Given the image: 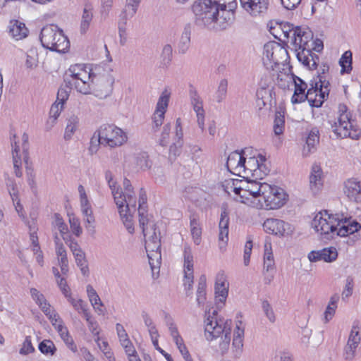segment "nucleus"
Returning a JSON list of instances; mask_svg holds the SVG:
<instances>
[{"mask_svg": "<svg viewBox=\"0 0 361 361\" xmlns=\"http://www.w3.org/2000/svg\"><path fill=\"white\" fill-rule=\"evenodd\" d=\"M210 0H196L192 6L197 26L208 30H225L234 20V12L222 10V14Z\"/></svg>", "mask_w": 361, "mask_h": 361, "instance_id": "nucleus-1", "label": "nucleus"}, {"mask_svg": "<svg viewBox=\"0 0 361 361\" xmlns=\"http://www.w3.org/2000/svg\"><path fill=\"white\" fill-rule=\"evenodd\" d=\"M312 227L321 235H325L327 239L336 234L344 237L357 232L361 225L357 221L348 222L346 218L339 214H329L327 210L320 212L314 217Z\"/></svg>", "mask_w": 361, "mask_h": 361, "instance_id": "nucleus-2", "label": "nucleus"}, {"mask_svg": "<svg viewBox=\"0 0 361 361\" xmlns=\"http://www.w3.org/2000/svg\"><path fill=\"white\" fill-rule=\"evenodd\" d=\"M39 39L43 47L52 51L65 53L70 47L68 37L56 25L44 26L41 30Z\"/></svg>", "mask_w": 361, "mask_h": 361, "instance_id": "nucleus-3", "label": "nucleus"}, {"mask_svg": "<svg viewBox=\"0 0 361 361\" xmlns=\"http://www.w3.org/2000/svg\"><path fill=\"white\" fill-rule=\"evenodd\" d=\"M231 320L226 322L221 319L214 320L213 318L208 317L205 322L204 334L206 338L209 341L221 337V341L219 343L220 349L222 353L228 350L231 342Z\"/></svg>", "mask_w": 361, "mask_h": 361, "instance_id": "nucleus-4", "label": "nucleus"}, {"mask_svg": "<svg viewBox=\"0 0 361 361\" xmlns=\"http://www.w3.org/2000/svg\"><path fill=\"white\" fill-rule=\"evenodd\" d=\"M339 111L341 114L338 118V123L335 122L334 125H331L332 130L337 137L358 140L361 135V129L356 126L355 121L352 119L351 113L347 111V106L340 104Z\"/></svg>", "mask_w": 361, "mask_h": 361, "instance_id": "nucleus-5", "label": "nucleus"}, {"mask_svg": "<svg viewBox=\"0 0 361 361\" xmlns=\"http://www.w3.org/2000/svg\"><path fill=\"white\" fill-rule=\"evenodd\" d=\"M69 76L66 75L64 82L69 88H75L78 92L87 94L90 93L91 87L87 80L93 75V72H89L85 69L82 64L71 66L68 69Z\"/></svg>", "mask_w": 361, "mask_h": 361, "instance_id": "nucleus-6", "label": "nucleus"}, {"mask_svg": "<svg viewBox=\"0 0 361 361\" xmlns=\"http://www.w3.org/2000/svg\"><path fill=\"white\" fill-rule=\"evenodd\" d=\"M96 132L100 143L104 146L118 147L128 139L126 133L114 124H103Z\"/></svg>", "mask_w": 361, "mask_h": 361, "instance_id": "nucleus-7", "label": "nucleus"}, {"mask_svg": "<svg viewBox=\"0 0 361 361\" xmlns=\"http://www.w3.org/2000/svg\"><path fill=\"white\" fill-rule=\"evenodd\" d=\"M313 38V33L308 28H302L296 26L292 39L290 42L293 45L298 61H306L307 55H310V45Z\"/></svg>", "mask_w": 361, "mask_h": 361, "instance_id": "nucleus-8", "label": "nucleus"}, {"mask_svg": "<svg viewBox=\"0 0 361 361\" xmlns=\"http://www.w3.org/2000/svg\"><path fill=\"white\" fill-rule=\"evenodd\" d=\"M262 197L267 209H276L281 207L286 201V194L284 190L277 186H272L263 183Z\"/></svg>", "mask_w": 361, "mask_h": 361, "instance_id": "nucleus-9", "label": "nucleus"}, {"mask_svg": "<svg viewBox=\"0 0 361 361\" xmlns=\"http://www.w3.org/2000/svg\"><path fill=\"white\" fill-rule=\"evenodd\" d=\"M263 183L248 179L246 180H233L231 188L235 195L240 196L241 202L243 199H248V195L256 198L261 195L262 192Z\"/></svg>", "mask_w": 361, "mask_h": 361, "instance_id": "nucleus-10", "label": "nucleus"}, {"mask_svg": "<svg viewBox=\"0 0 361 361\" xmlns=\"http://www.w3.org/2000/svg\"><path fill=\"white\" fill-rule=\"evenodd\" d=\"M90 80L94 84L93 90L96 97L99 99H104L111 94L114 79L110 74L96 75L93 72V75Z\"/></svg>", "mask_w": 361, "mask_h": 361, "instance_id": "nucleus-11", "label": "nucleus"}, {"mask_svg": "<svg viewBox=\"0 0 361 361\" xmlns=\"http://www.w3.org/2000/svg\"><path fill=\"white\" fill-rule=\"evenodd\" d=\"M143 234L145 238V249L147 252H155L156 255L160 256V233H157L155 224H147L144 227Z\"/></svg>", "mask_w": 361, "mask_h": 361, "instance_id": "nucleus-12", "label": "nucleus"}, {"mask_svg": "<svg viewBox=\"0 0 361 361\" xmlns=\"http://www.w3.org/2000/svg\"><path fill=\"white\" fill-rule=\"evenodd\" d=\"M263 228L267 233L279 236L290 235L293 231L290 224L273 218L267 219L263 224Z\"/></svg>", "mask_w": 361, "mask_h": 361, "instance_id": "nucleus-13", "label": "nucleus"}, {"mask_svg": "<svg viewBox=\"0 0 361 361\" xmlns=\"http://www.w3.org/2000/svg\"><path fill=\"white\" fill-rule=\"evenodd\" d=\"M189 97L194 111L196 113L197 124L202 131L204 128V110L203 109V101L198 94L196 88L189 85Z\"/></svg>", "mask_w": 361, "mask_h": 361, "instance_id": "nucleus-14", "label": "nucleus"}, {"mask_svg": "<svg viewBox=\"0 0 361 361\" xmlns=\"http://www.w3.org/2000/svg\"><path fill=\"white\" fill-rule=\"evenodd\" d=\"M119 214L123 221L124 225L130 233H133L134 228L133 227L132 217L136 211V198L130 195L127 202L122 205L117 206Z\"/></svg>", "mask_w": 361, "mask_h": 361, "instance_id": "nucleus-15", "label": "nucleus"}, {"mask_svg": "<svg viewBox=\"0 0 361 361\" xmlns=\"http://www.w3.org/2000/svg\"><path fill=\"white\" fill-rule=\"evenodd\" d=\"M242 7L252 16L265 15L269 8V0H240Z\"/></svg>", "mask_w": 361, "mask_h": 361, "instance_id": "nucleus-16", "label": "nucleus"}, {"mask_svg": "<svg viewBox=\"0 0 361 361\" xmlns=\"http://www.w3.org/2000/svg\"><path fill=\"white\" fill-rule=\"evenodd\" d=\"M245 151L241 152L234 151L231 152L226 161V167L228 170L234 175L241 176L243 173H245Z\"/></svg>", "mask_w": 361, "mask_h": 361, "instance_id": "nucleus-17", "label": "nucleus"}, {"mask_svg": "<svg viewBox=\"0 0 361 361\" xmlns=\"http://www.w3.org/2000/svg\"><path fill=\"white\" fill-rule=\"evenodd\" d=\"M305 94H308L305 100L308 101L312 107L322 106L324 99L328 97V92L326 91H319L318 82H313V81L310 83V87L307 89Z\"/></svg>", "mask_w": 361, "mask_h": 361, "instance_id": "nucleus-18", "label": "nucleus"}, {"mask_svg": "<svg viewBox=\"0 0 361 361\" xmlns=\"http://www.w3.org/2000/svg\"><path fill=\"white\" fill-rule=\"evenodd\" d=\"M265 160V157L261 154H259L258 157H250L247 159L245 157V173H243L241 176L245 178V176H248L249 173L253 176H255V173L258 176V171H262V168L265 167L263 164Z\"/></svg>", "mask_w": 361, "mask_h": 361, "instance_id": "nucleus-19", "label": "nucleus"}, {"mask_svg": "<svg viewBox=\"0 0 361 361\" xmlns=\"http://www.w3.org/2000/svg\"><path fill=\"white\" fill-rule=\"evenodd\" d=\"M344 192L351 201L361 202V184L357 179L350 178L345 182Z\"/></svg>", "mask_w": 361, "mask_h": 361, "instance_id": "nucleus-20", "label": "nucleus"}, {"mask_svg": "<svg viewBox=\"0 0 361 361\" xmlns=\"http://www.w3.org/2000/svg\"><path fill=\"white\" fill-rule=\"evenodd\" d=\"M295 90L291 102L293 104H299L305 101V98L308 94H305V90L307 88V83L300 77L293 75Z\"/></svg>", "mask_w": 361, "mask_h": 361, "instance_id": "nucleus-21", "label": "nucleus"}, {"mask_svg": "<svg viewBox=\"0 0 361 361\" xmlns=\"http://www.w3.org/2000/svg\"><path fill=\"white\" fill-rule=\"evenodd\" d=\"M242 322L238 321L234 330L233 339L232 343L233 356L239 358L243 352L244 328L241 327Z\"/></svg>", "mask_w": 361, "mask_h": 361, "instance_id": "nucleus-22", "label": "nucleus"}, {"mask_svg": "<svg viewBox=\"0 0 361 361\" xmlns=\"http://www.w3.org/2000/svg\"><path fill=\"white\" fill-rule=\"evenodd\" d=\"M228 226H229V216L226 208H222L221 212L220 221L219 223V240L220 241V248L222 245H225L228 240Z\"/></svg>", "mask_w": 361, "mask_h": 361, "instance_id": "nucleus-23", "label": "nucleus"}, {"mask_svg": "<svg viewBox=\"0 0 361 361\" xmlns=\"http://www.w3.org/2000/svg\"><path fill=\"white\" fill-rule=\"evenodd\" d=\"M141 0H126V6L120 15L118 24L127 25L128 19L137 13Z\"/></svg>", "mask_w": 361, "mask_h": 361, "instance_id": "nucleus-24", "label": "nucleus"}, {"mask_svg": "<svg viewBox=\"0 0 361 361\" xmlns=\"http://www.w3.org/2000/svg\"><path fill=\"white\" fill-rule=\"evenodd\" d=\"M214 290L216 298H219V302H224L228 296V283H227L226 276L224 274L217 275Z\"/></svg>", "mask_w": 361, "mask_h": 361, "instance_id": "nucleus-25", "label": "nucleus"}, {"mask_svg": "<svg viewBox=\"0 0 361 361\" xmlns=\"http://www.w3.org/2000/svg\"><path fill=\"white\" fill-rule=\"evenodd\" d=\"M8 29L10 35L16 40H20L25 38L29 32L25 23L17 20L10 21Z\"/></svg>", "mask_w": 361, "mask_h": 361, "instance_id": "nucleus-26", "label": "nucleus"}, {"mask_svg": "<svg viewBox=\"0 0 361 361\" xmlns=\"http://www.w3.org/2000/svg\"><path fill=\"white\" fill-rule=\"evenodd\" d=\"M183 128H182V122L180 118H178L176 121L175 125V136H174V142L170 146L169 152L170 154H173L174 156H176L179 154V149L183 145Z\"/></svg>", "mask_w": 361, "mask_h": 361, "instance_id": "nucleus-27", "label": "nucleus"}, {"mask_svg": "<svg viewBox=\"0 0 361 361\" xmlns=\"http://www.w3.org/2000/svg\"><path fill=\"white\" fill-rule=\"evenodd\" d=\"M192 25L188 23L184 25L180 40L178 44V51L181 54H185L189 49L191 42Z\"/></svg>", "mask_w": 361, "mask_h": 361, "instance_id": "nucleus-28", "label": "nucleus"}, {"mask_svg": "<svg viewBox=\"0 0 361 361\" xmlns=\"http://www.w3.org/2000/svg\"><path fill=\"white\" fill-rule=\"evenodd\" d=\"M142 317L145 326L148 328V331L154 347L157 350H159L160 347L159 346L158 343V338L159 335L152 319L146 312H142Z\"/></svg>", "mask_w": 361, "mask_h": 361, "instance_id": "nucleus-29", "label": "nucleus"}, {"mask_svg": "<svg viewBox=\"0 0 361 361\" xmlns=\"http://www.w3.org/2000/svg\"><path fill=\"white\" fill-rule=\"evenodd\" d=\"M310 188L313 192H317L320 190L323 185L322 170L318 165H313L310 176Z\"/></svg>", "mask_w": 361, "mask_h": 361, "instance_id": "nucleus-30", "label": "nucleus"}, {"mask_svg": "<svg viewBox=\"0 0 361 361\" xmlns=\"http://www.w3.org/2000/svg\"><path fill=\"white\" fill-rule=\"evenodd\" d=\"M319 135L317 128H313L310 131L306 139V145L302 149V154L305 157L309 156L312 153V149H314L317 144L319 143Z\"/></svg>", "mask_w": 361, "mask_h": 361, "instance_id": "nucleus-31", "label": "nucleus"}, {"mask_svg": "<svg viewBox=\"0 0 361 361\" xmlns=\"http://www.w3.org/2000/svg\"><path fill=\"white\" fill-rule=\"evenodd\" d=\"M92 6L90 4H85L82 15L80 30L81 34H85L93 18Z\"/></svg>", "mask_w": 361, "mask_h": 361, "instance_id": "nucleus-32", "label": "nucleus"}, {"mask_svg": "<svg viewBox=\"0 0 361 361\" xmlns=\"http://www.w3.org/2000/svg\"><path fill=\"white\" fill-rule=\"evenodd\" d=\"M109 187L111 190L112 195L114 196V202L116 204L122 205L127 202V200H129L130 195L132 197H135L131 194L123 195L121 189L117 185V183L116 181H111V184H108Z\"/></svg>", "mask_w": 361, "mask_h": 361, "instance_id": "nucleus-33", "label": "nucleus"}, {"mask_svg": "<svg viewBox=\"0 0 361 361\" xmlns=\"http://www.w3.org/2000/svg\"><path fill=\"white\" fill-rule=\"evenodd\" d=\"M56 253L59 257V265L61 267V273L66 275L68 272V261L66 248L62 243H56Z\"/></svg>", "mask_w": 361, "mask_h": 361, "instance_id": "nucleus-34", "label": "nucleus"}, {"mask_svg": "<svg viewBox=\"0 0 361 361\" xmlns=\"http://www.w3.org/2000/svg\"><path fill=\"white\" fill-rule=\"evenodd\" d=\"M190 227L194 243L199 245L202 240V227L197 217L195 214L190 216Z\"/></svg>", "mask_w": 361, "mask_h": 361, "instance_id": "nucleus-35", "label": "nucleus"}, {"mask_svg": "<svg viewBox=\"0 0 361 361\" xmlns=\"http://www.w3.org/2000/svg\"><path fill=\"white\" fill-rule=\"evenodd\" d=\"M57 332L59 333L61 338L66 343V346L73 353L77 351V346L70 335L68 330L64 325H59L57 326Z\"/></svg>", "mask_w": 361, "mask_h": 361, "instance_id": "nucleus-36", "label": "nucleus"}, {"mask_svg": "<svg viewBox=\"0 0 361 361\" xmlns=\"http://www.w3.org/2000/svg\"><path fill=\"white\" fill-rule=\"evenodd\" d=\"M184 258V274H193V255L190 245H184L183 249Z\"/></svg>", "mask_w": 361, "mask_h": 361, "instance_id": "nucleus-37", "label": "nucleus"}, {"mask_svg": "<svg viewBox=\"0 0 361 361\" xmlns=\"http://www.w3.org/2000/svg\"><path fill=\"white\" fill-rule=\"evenodd\" d=\"M273 56L270 60V63H272L274 66L283 63L286 61L288 54L287 50L282 47L279 42H277L276 48L274 49Z\"/></svg>", "mask_w": 361, "mask_h": 361, "instance_id": "nucleus-38", "label": "nucleus"}, {"mask_svg": "<svg viewBox=\"0 0 361 361\" xmlns=\"http://www.w3.org/2000/svg\"><path fill=\"white\" fill-rule=\"evenodd\" d=\"M353 54L350 50L345 51L341 56L339 59L338 63L341 68V73L348 74L351 72L353 69L352 63H353Z\"/></svg>", "mask_w": 361, "mask_h": 361, "instance_id": "nucleus-39", "label": "nucleus"}, {"mask_svg": "<svg viewBox=\"0 0 361 361\" xmlns=\"http://www.w3.org/2000/svg\"><path fill=\"white\" fill-rule=\"evenodd\" d=\"M274 269L275 262L271 252V243H266L264 245V271L269 272L274 270Z\"/></svg>", "mask_w": 361, "mask_h": 361, "instance_id": "nucleus-40", "label": "nucleus"}, {"mask_svg": "<svg viewBox=\"0 0 361 361\" xmlns=\"http://www.w3.org/2000/svg\"><path fill=\"white\" fill-rule=\"evenodd\" d=\"M206 276L202 275L198 281L197 290L196 293V300L199 307L203 305L206 301Z\"/></svg>", "mask_w": 361, "mask_h": 361, "instance_id": "nucleus-41", "label": "nucleus"}, {"mask_svg": "<svg viewBox=\"0 0 361 361\" xmlns=\"http://www.w3.org/2000/svg\"><path fill=\"white\" fill-rule=\"evenodd\" d=\"M39 63L38 51L35 47H31L27 52L25 66L32 70L37 67Z\"/></svg>", "mask_w": 361, "mask_h": 361, "instance_id": "nucleus-42", "label": "nucleus"}, {"mask_svg": "<svg viewBox=\"0 0 361 361\" xmlns=\"http://www.w3.org/2000/svg\"><path fill=\"white\" fill-rule=\"evenodd\" d=\"M339 295L334 294L330 298L329 302L324 312L325 322H329L334 317L337 308V303L339 300Z\"/></svg>", "mask_w": 361, "mask_h": 361, "instance_id": "nucleus-43", "label": "nucleus"}, {"mask_svg": "<svg viewBox=\"0 0 361 361\" xmlns=\"http://www.w3.org/2000/svg\"><path fill=\"white\" fill-rule=\"evenodd\" d=\"M228 91V80L222 79L220 80L218 87L214 94V100L217 103L222 102L227 96Z\"/></svg>", "mask_w": 361, "mask_h": 361, "instance_id": "nucleus-44", "label": "nucleus"}, {"mask_svg": "<svg viewBox=\"0 0 361 361\" xmlns=\"http://www.w3.org/2000/svg\"><path fill=\"white\" fill-rule=\"evenodd\" d=\"M79 122V119L78 116L75 115H71L67 120V125L65 130L64 138L66 140H70L72 137V135L75 133L78 124Z\"/></svg>", "mask_w": 361, "mask_h": 361, "instance_id": "nucleus-45", "label": "nucleus"}, {"mask_svg": "<svg viewBox=\"0 0 361 361\" xmlns=\"http://www.w3.org/2000/svg\"><path fill=\"white\" fill-rule=\"evenodd\" d=\"M39 351L45 355H54L56 352V348L51 340L45 339L38 345Z\"/></svg>", "mask_w": 361, "mask_h": 361, "instance_id": "nucleus-46", "label": "nucleus"}, {"mask_svg": "<svg viewBox=\"0 0 361 361\" xmlns=\"http://www.w3.org/2000/svg\"><path fill=\"white\" fill-rule=\"evenodd\" d=\"M75 259L77 266L80 267L82 274L85 276L89 272L88 265L85 259V254L83 251L78 253H75L73 255Z\"/></svg>", "mask_w": 361, "mask_h": 361, "instance_id": "nucleus-47", "label": "nucleus"}, {"mask_svg": "<svg viewBox=\"0 0 361 361\" xmlns=\"http://www.w3.org/2000/svg\"><path fill=\"white\" fill-rule=\"evenodd\" d=\"M319 254L321 255V260H324L326 262H331L336 259L338 257V253L334 247H329L324 248L322 250H319Z\"/></svg>", "mask_w": 361, "mask_h": 361, "instance_id": "nucleus-48", "label": "nucleus"}, {"mask_svg": "<svg viewBox=\"0 0 361 361\" xmlns=\"http://www.w3.org/2000/svg\"><path fill=\"white\" fill-rule=\"evenodd\" d=\"M285 126L284 116L281 112L277 111L275 115L274 121V131L277 135H279L283 133Z\"/></svg>", "mask_w": 361, "mask_h": 361, "instance_id": "nucleus-49", "label": "nucleus"}, {"mask_svg": "<svg viewBox=\"0 0 361 361\" xmlns=\"http://www.w3.org/2000/svg\"><path fill=\"white\" fill-rule=\"evenodd\" d=\"M72 88H69L66 86L65 83V87L61 86L57 93V97L56 103H59L61 105V109L63 108V104L66 103V100L68 99L69 93Z\"/></svg>", "mask_w": 361, "mask_h": 361, "instance_id": "nucleus-50", "label": "nucleus"}, {"mask_svg": "<svg viewBox=\"0 0 361 361\" xmlns=\"http://www.w3.org/2000/svg\"><path fill=\"white\" fill-rule=\"evenodd\" d=\"M306 56L307 58L306 61L302 59L299 61L301 62L305 66L308 67L309 69H316L319 61V56L311 51L310 55H307Z\"/></svg>", "mask_w": 361, "mask_h": 361, "instance_id": "nucleus-51", "label": "nucleus"}, {"mask_svg": "<svg viewBox=\"0 0 361 361\" xmlns=\"http://www.w3.org/2000/svg\"><path fill=\"white\" fill-rule=\"evenodd\" d=\"M169 102V94L166 91L162 92L157 104L156 111L165 113Z\"/></svg>", "mask_w": 361, "mask_h": 361, "instance_id": "nucleus-52", "label": "nucleus"}, {"mask_svg": "<svg viewBox=\"0 0 361 361\" xmlns=\"http://www.w3.org/2000/svg\"><path fill=\"white\" fill-rule=\"evenodd\" d=\"M172 47L170 44H166L162 49L161 52V63L164 66H168L172 59Z\"/></svg>", "mask_w": 361, "mask_h": 361, "instance_id": "nucleus-53", "label": "nucleus"}, {"mask_svg": "<svg viewBox=\"0 0 361 361\" xmlns=\"http://www.w3.org/2000/svg\"><path fill=\"white\" fill-rule=\"evenodd\" d=\"M81 211L82 215L85 217V223L88 224V226L86 225V228L89 229L90 227H92L94 229V226H92V224H94L95 220L91 206L88 207L82 208Z\"/></svg>", "mask_w": 361, "mask_h": 361, "instance_id": "nucleus-54", "label": "nucleus"}, {"mask_svg": "<svg viewBox=\"0 0 361 361\" xmlns=\"http://www.w3.org/2000/svg\"><path fill=\"white\" fill-rule=\"evenodd\" d=\"M87 293L88 298L90 299V301L91 302L92 305L95 308V305H99L100 306H102L103 304L100 300V298L97 295L96 290L94 289V288L91 285L87 286Z\"/></svg>", "mask_w": 361, "mask_h": 361, "instance_id": "nucleus-55", "label": "nucleus"}, {"mask_svg": "<svg viewBox=\"0 0 361 361\" xmlns=\"http://www.w3.org/2000/svg\"><path fill=\"white\" fill-rule=\"evenodd\" d=\"M165 321H166V324L169 328V331L170 335L172 337V338H174L176 337H178V336H180L178 332V328L173 322V319L171 318V317L169 314H166Z\"/></svg>", "mask_w": 361, "mask_h": 361, "instance_id": "nucleus-56", "label": "nucleus"}, {"mask_svg": "<svg viewBox=\"0 0 361 361\" xmlns=\"http://www.w3.org/2000/svg\"><path fill=\"white\" fill-rule=\"evenodd\" d=\"M171 130V126L170 123L164 125L161 137L159 140V143L161 146L165 147L169 144Z\"/></svg>", "mask_w": 361, "mask_h": 361, "instance_id": "nucleus-57", "label": "nucleus"}, {"mask_svg": "<svg viewBox=\"0 0 361 361\" xmlns=\"http://www.w3.org/2000/svg\"><path fill=\"white\" fill-rule=\"evenodd\" d=\"M262 307L269 322L274 323L276 321V317L270 303L267 300H263L262 302Z\"/></svg>", "mask_w": 361, "mask_h": 361, "instance_id": "nucleus-58", "label": "nucleus"}, {"mask_svg": "<svg viewBox=\"0 0 361 361\" xmlns=\"http://www.w3.org/2000/svg\"><path fill=\"white\" fill-rule=\"evenodd\" d=\"M276 44L277 42L275 41H270L264 44L263 52L264 61L265 60L266 58L269 61H270L275 51L274 49L276 48Z\"/></svg>", "mask_w": 361, "mask_h": 361, "instance_id": "nucleus-59", "label": "nucleus"}, {"mask_svg": "<svg viewBox=\"0 0 361 361\" xmlns=\"http://www.w3.org/2000/svg\"><path fill=\"white\" fill-rule=\"evenodd\" d=\"M212 1L213 6H215L216 8L219 9L220 13L222 14V10L224 9L226 11H231V12H234L235 5L233 3H229L227 6L226 2L225 0H210Z\"/></svg>", "mask_w": 361, "mask_h": 361, "instance_id": "nucleus-60", "label": "nucleus"}, {"mask_svg": "<svg viewBox=\"0 0 361 361\" xmlns=\"http://www.w3.org/2000/svg\"><path fill=\"white\" fill-rule=\"evenodd\" d=\"M35 351V348L33 347L31 342V337L27 336L25 337L24 342L23 343L22 347L19 350V353L23 355H28Z\"/></svg>", "mask_w": 361, "mask_h": 361, "instance_id": "nucleus-61", "label": "nucleus"}, {"mask_svg": "<svg viewBox=\"0 0 361 361\" xmlns=\"http://www.w3.org/2000/svg\"><path fill=\"white\" fill-rule=\"evenodd\" d=\"M360 340L361 338L359 335V330L357 326H353L347 343L357 348L359 343H360Z\"/></svg>", "mask_w": 361, "mask_h": 361, "instance_id": "nucleus-62", "label": "nucleus"}, {"mask_svg": "<svg viewBox=\"0 0 361 361\" xmlns=\"http://www.w3.org/2000/svg\"><path fill=\"white\" fill-rule=\"evenodd\" d=\"M281 28L284 37L287 39H292V36L295 30V27L293 24L286 22L281 24ZM290 41L291 40H290Z\"/></svg>", "mask_w": 361, "mask_h": 361, "instance_id": "nucleus-63", "label": "nucleus"}, {"mask_svg": "<svg viewBox=\"0 0 361 361\" xmlns=\"http://www.w3.org/2000/svg\"><path fill=\"white\" fill-rule=\"evenodd\" d=\"M67 300L78 313L84 310V308L87 306L82 300L73 298L71 295L67 298Z\"/></svg>", "mask_w": 361, "mask_h": 361, "instance_id": "nucleus-64", "label": "nucleus"}]
</instances>
